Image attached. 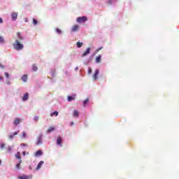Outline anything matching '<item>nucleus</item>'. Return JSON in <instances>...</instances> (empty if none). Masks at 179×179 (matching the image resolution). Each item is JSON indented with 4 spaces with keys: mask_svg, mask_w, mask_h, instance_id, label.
Masks as SVG:
<instances>
[{
    "mask_svg": "<svg viewBox=\"0 0 179 179\" xmlns=\"http://www.w3.org/2000/svg\"><path fill=\"white\" fill-rule=\"evenodd\" d=\"M13 47L14 49L16 50V51H20L23 48H24V45H23V43H22L20 41L17 39L15 40V42L13 44Z\"/></svg>",
    "mask_w": 179,
    "mask_h": 179,
    "instance_id": "1",
    "label": "nucleus"
},
{
    "mask_svg": "<svg viewBox=\"0 0 179 179\" xmlns=\"http://www.w3.org/2000/svg\"><path fill=\"white\" fill-rule=\"evenodd\" d=\"M76 22L78 23H85V22H87V17L86 16L78 17L76 20Z\"/></svg>",
    "mask_w": 179,
    "mask_h": 179,
    "instance_id": "2",
    "label": "nucleus"
},
{
    "mask_svg": "<svg viewBox=\"0 0 179 179\" xmlns=\"http://www.w3.org/2000/svg\"><path fill=\"white\" fill-rule=\"evenodd\" d=\"M100 71L99 69H96L95 70V73L93 75V80H97V79H99V73Z\"/></svg>",
    "mask_w": 179,
    "mask_h": 179,
    "instance_id": "3",
    "label": "nucleus"
},
{
    "mask_svg": "<svg viewBox=\"0 0 179 179\" xmlns=\"http://www.w3.org/2000/svg\"><path fill=\"white\" fill-rule=\"evenodd\" d=\"M80 29L79 25L78 24H75L71 27V31H73V33H75L76 31H78Z\"/></svg>",
    "mask_w": 179,
    "mask_h": 179,
    "instance_id": "4",
    "label": "nucleus"
},
{
    "mask_svg": "<svg viewBox=\"0 0 179 179\" xmlns=\"http://www.w3.org/2000/svg\"><path fill=\"white\" fill-rule=\"evenodd\" d=\"M33 176H18V179H32Z\"/></svg>",
    "mask_w": 179,
    "mask_h": 179,
    "instance_id": "5",
    "label": "nucleus"
},
{
    "mask_svg": "<svg viewBox=\"0 0 179 179\" xmlns=\"http://www.w3.org/2000/svg\"><path fill=\"white\" fill-rule=\"evenodd\" d=\"M91 49L90 48H87L86 51L84 52L82 55V57H86L90 54Z\"/></svg>",
    "mask_w": 179,
    "mask_h": 179,
    "instance_id": "6",
    "label": "nucleus"
},
{
    "mask_svg": "<svg viewBox=\"0 0 179 179\" xmlns=\"http://www.w3.org/2000/svg\"><path fill=\"white\" fill-rule=\"evenodd\" d=\"M12 20H16L17 19V12H14L11 14Z\"/></svg>",
    "mask_w": 179,
    "mask_h": 179,
    "instance_id": "7",
    "label": "nucleus"
},
{
    "mask_svg": "<svg viewBox=\"0 0 179 179\" xmlns=\"http://www.w3.org/2000/svg\"><path fill=\"white\" fill-rule=\"evenodd\" d=\"M57 145H61V146H62V138L61 137V136H59L57 137Z\"/></svg>",
    "mask_w": 179,
    "mask_h": 179,
    "instance_id": "8",
    "label": "nucleus"
},
{
    "mask_svg": "<svg viewBox=\"0 0 179 179\" xmlns=\"http://www.w3.org/2000/svg\"><path fill=\"white\" fill-rule=\"evenodd\" d=\"M44 164V162L43 161H41L38 165H37V167H36V170H40V169H41V166Z\"/></svg>",
    "mask_w": 179,
    "mask_h": 179,
    "instance_id": "9",
    "label": "nucleus"
},
{
    "mask_svg": "<svg viewBox=\"0 0 179 179\" xmlns=\"http://www.w3.org/2000/svg\"><path fill=\"white\" fill-rule=\"evenodd\" d=\"M96 64H100V62H101V55H99L96 57L95 59Z\"/></svg>",
    "mask_w": 179,
    "mask_h": 179,
    "instance_id": "10",
    "label": "nucleus"
},
{
    "mask_svg": "<svg viewBox=\"0 0 179 179\" xmlns=\"http://www.w3.org/2000/svg\"><path fill=\"white\" fill-rule=\"evenodd\" d=\"M23 101H26V100H29V93H25L24 96L22 97Z\"/></svg>",
    "mask_w": 179,
    "mask_h": 179,
    "instance_id": "11",
    "label": "nucleus"
},
{
    "mask_svg": "<svg viewBox=\"0 0 179 179\" xmlns=\"http://www.w3.org/2000/svg\"><path fill=\"white\" fill-rule=\"evenodd\" d=\"M14 125H19L20 124V118H16L13 122Z\"/></svg>",
    "mask_w": 179,
    "mask_h": 179,
    "instance_id": "12",
    "label": "nucleus"
},
{
    "mask_svg": "<svg viewBox=\"0 0 179 179\" xmlns=\"http://www.w3.org/2000/svg\"><path fill=\"white\" fill-rule=\"evenodd\" d=\"M19 132L16 131L14 134L8 136V139H13L15 138V135H17Z\"/></svg>",
    "mask_w": 179,
    "mask_h": 179,
    "instance_id": "13",
    "label": "nucleus"
},
{
    "mask_svg": "<svg viewBox=\"0 0 179 179\" xmlns=\"http://www.w3.org/2000/svg\"><path fill=\"white\" fill-rule=\"evenodd\" d=\"M20 164H22V159H20L19 161V163L15 166V169H17V170H20Z\"/></svg>",
    "mask_w": 179,
    "mask_h": 179,
    "instance_id": "14",
    "label": "nucleus"
},
{
    "mask_svg": "<svg viewBox=\"0 0 179 179\" xmlns=\"http://www.w3.org/2000/svg\"><path fill=\"white\" fill-rule=\"evenodd\" d=\"M41 155H43V151H41V150H38V151L35 153V156H41Z\"/></svg>",
    "mask_w": 179,
    "mask_h": 179,
    "instance_id": "15",
    "label": "nucleus"
},
{
    "mask_svg": "<svg viewBox=\"0 0 179 179\" xmlns=\"http://www.w3.org/2000/svg\"><path fill=\"white\" fill-rule=\"evenodd\" d=\"M38 69V68H37V66L36 64L32 65V71H34V72H36Z\"/></svg>",
    "mask_w": 179,
    "mask_h": 179,
    "instance_id": "16",
    "label": "nucleus"
},
{
    "mask_svg": "<svg viewBox=\"0 0 179 179\" xmlns=\"http://www.w3.org/2000/svg\"><path fill=\"white\" fill-rule=\"evenodd\" d=\"M22 80H23L25 83L27 82V75L22 76Z\"/></svg>",
    "mask_w": 179,
    "mask_h": 179,
    "instance_id": "17",
    "label": "nucleus"
},
{
    "mask_svg": "<svg viewBox=\"0 0 179 179\" xmlns=\"http://www.w3.org/2000/svg\"><path fill=\"white\" fill-rule=\"evenodd\" d=\"M55 128L54 127H49L48 129L47 130V132L48 134H50V132H52V131H55Z\"/></svg>",
    "mask_w": 179,
    "mask_h": 179,
    "instance_id": "18",
    "label": "nucleus"
},
{
    "mask_svg": "<svg viewBox=\"0 0 179 179\" xmlns=\"http://www.w3.org/2000/svg\"><path fill=\"white\" fill-rule=\"evenodd\" d=\"M17 36L19 40H20L21 41H23V37L22 36V35H20V32L17 33Z\"/></svg>",
    "mask_w": 179,
    "mask_h": 179,
    "instance_id": "19",
    "label": "nucleus"
},
{
    "mask_svg": "<svg viewBox=\"0 0 179 179\" xmlns=\"http://www.w3.org/2000/svg\"><path fill=\"white\" fill-rule=\"evenodd\" d=\"M58 111H55V112H53V113H52L51 114H50V117H54V115H55L56 117H57V115H58Z\"/></svg>",
    "mask_w": 179,
    "mask_h": 179,
    "instance_id": "20",
    "label": "nucleus"
},
{
    "mask_svg": "<svg viewBox=\"0 0 179 179\" xmlns=\"http://www.w3.org/2000/svg\"><path fill=\"white\" fill-rule=\"evenodd\" d=\"M77 47L78 48H80L83 45V43L82 42H77Z\"/></svg>",
    "mask_w": 179,
    "mask_h": 179,
    "instance_id": "21",
    "label": "nucleus"
},
{
    "mask_svg": "<svg viewBox=\"0 0 179 179\" xmlns=\"http://www.w3.org/2000/svg\"><path fill=\"white\" fill-rule=\"evenodd\" d=\"M73 117H79V112L78 110L73 111Z\"/></svg>",
    "mask_w": 179,
    "mask_h": 179,
    "instance_id": "22",
    "label": "nucleus"
},
{
    "mask_svg": "<svg viewBox=\"0 0 179 179\" xmlns=\"http://www.w3.org/2000/svg\"><path fill=\"white\" fill-rule=\"evenodd\" d=\"M15 157H16V159H19L20 160V159H22V156L20 155V152H17L15 155Z\"/></svg>",
    "mask_w": 179,
    "mask_h": 179,
    "instance_id": "23",
    "label": "nucleus"
},
{
    "mask_svg": "<svg viewBox=\"0 0 179 179\" xmlns=\"http://www.w3.org/2000/svg\"><path fill=\"white\" fill-rule=\"evenodd\" d=\"M89 103V98H87L84 101H83V106H86Z\"/></svg>",
    "mask_w": 179,
    "mask_h": 179,
    "instance_id": "24",
    "label": "nucleus"
},
{
    "mask_svg": "<svg viewBox=\"0 0 179 179\" xmlns=\"http://www.w3.org/2000/svg\"><path fill=\"white\" fill-rule=\"evenodd\" d=\"M72 100H75V97L73 96H68V101H72Z\"/></svg>",
    "mask_w": 179,
    "mask_h": 179,
    "instance_id": "25",
    "label": "nucleus"
},
{
    "mask_svg": "<svg viewBox=\"0 0 179 179\" xmlns=\"http://www.w3.org/2000/svg\"><path fill=\"white\" fill-rule=\"evenodd\" d=\"M56 33H57L58 34H61V33H62V31H61V29L57 28L56 29Z\"/></svg>",
    "mask_w": 179,
    "mask_h": 179,
    "instance_id": "26",
    "label": "nucleus"
},
{
    "mask_svg": "<svg viewBox=\"0 0 179 179\" xmlns=\"http://www.w3.org/2000/svg\"><path fill=\"white\" fill-rule=\"evenodd\" d=\"M36 145H41V138H39L38 139V141H37V143H36Z\"/></svg>",
    "mask_w": 179,
    "mask_h": 179,
    "instance_id": "27",
    "label": "nucleus"
},
{
    "mask_svg": "<svg viewBox=\"0 0 179 179\" xmlns=\"http://www.w3.org/2000/svg\"><path fill=\"white\" fill-rule=\"evenodd\" d=\"M6 150L8 152H10L12 150V147L10 146H8L7 148H6Z\"/></svg>",
    "mask_w": 179,
    "mask_h": 179,
    "instance_id": "28",
    "label": "nucleus"
},
{
    "mask_svg": "<svg viewBox=\"0 0 179 179\" xmlns=\"http://www.w3.org/2000/svg\"><path fill=\"white\" fill-rule=\"evenodd\" d=\"M5 143H1L0 145L1 149H4L5 148Z\"/></svg>",
    "mask_w": 179,
    "mask_h": 179,
    "instance_id": "29",
    "label": "nucleus"
},
{
    "mask_svg": "<svg viewBox=\"0 0 179 179\" xmlns=\"http://www.w3.org/2000/svg\"><path fill=\"white\" fill-rule=\"evenodd\" d=\"M92 69H91V68H89V69H88V74L90 75V73H92Z\"/></svg>",
    "mask_w": 179,
    "mask_h": 179,
    "instance_id": "30",
    "label": "nucleus"
},
{
    "mask_svg": "<svg viewBox=\"0 0 179 179\" xmlns=\"http://www.w3.org/2000/svg\"><path fill=\"white\" fill-rule=\"evenodd\" d=\"M4 75H5L6 78H9V73L8 72H5Z\"/></svg>",
    "mask_w": 179,
    "mask_h": 179,
    "instance_id": "31",
    "label": "nucleus"
},
{
    "mask_svg": "<svg viewBox=\"0 0 179 179\" xmlns=\"http://www.w3.org/2000/svg\"><path fill=\"white\" fill-rule=\"evenodd\" d=\"M34 121H36V122L38 121V116H35V117H34Z\"/></svg>",
    "mask_w": 179,
    "mask_h": 179,
    "instance_id": "32",
    "label": "nucleus"
},
{
    "mask_svg": "<svg viewBox=\"0 0 179 179\" xmlns=\"http://www.w3.org/2000/svg\"><path fill=\"white\" fill-rule=\"evenodd\" d=\"M22 138H26V132L23 131L22 134Z\"/></svg>",
    "mask_w": 179,
    "mask_h": 179,
    "instance_id": "33",
    "label": "nucleus"
},
{
    "mask_svg": "<svg viewBox=\"0 0 179 179\" xmlns=\"http://www.w3.org/2000/svg\"><path fill=\"white\" fill-rule=\"evenodd\" d=\"M33 23H34V24H37V20H36V19H33Z\"/></svg>",
    "mask_w": 179,
    "mask_h": 179,
    "instance_id": "34",
    "label": "nucleus"
},
{
    "mask_svg": "<svg viewBox=\"0 0 179 179\" xmlns=\"http://www.w3.org/2000/svg\"><path fill=\"white\" fill-rule=\"evenodd\" d=\"M108 3L111 5V3H113V0H108Z\"/></svg>",
    "mask_w": 179,
    "mask_h": 179,
    "instance_id": "35",
    "label": "nucleus"
},
{
    "mask_svg": "<svg viewBox=\"0 0 179 179\" xmlns=\"http://www.w3.org/2000/svg\"><path fill=\"white\" fill-rule=\"evenodd\" d=\"M0 43H3V38L0 36Z\"/></svg>",
    "mask_w": 179,
    "mask_h": 179,
    "instance_id": "36",
    "label": "nucleus"
},
{
    "mask_svg": "<svg viewBox=\"0 0 179 179\" xmlns=\"http://www.w3.org/2000/svg\"><path fill=\"white\" fill-rule=\"evenodd\" d=\"M101 48H99L98 49H96V52H99L100 51V50H101Z\"/></svg>",
    "mask_w": 179,
    "mask_h": 179,
    "instance_id": "37",
    "label": "nucleus"
},
{
    "mask_svg": "<svg viewBox=\"0 0 179 179\" xmlns=\"http://www.w3.org/2000/svg\"><path fill=\"white\" fill-rule=\"evenodd\" d=\"M0 23H3V20L1 17H0Z\"/></svg>",
    "mask_w": 179,
    "mask_h": 179,
    "instance_id": "38",
    "label": "nucleus"
},
{
    "mask_svg": "<svg viewBox=\"0 0 179 179\" xmlns=\"http://www.w3.org/2000/svg\"><path fill=\"white\" fill-rule=\"evenodd\" d=\"M0 80H3V77L0 76Z\"/></svg>",
    "mask_w": 179,
    "mask_h": 179,
    "instance_id": "39",
    "label": "nucleus"
},
{
    "mask_svg": "<svg viewBox=\"0 0 179 179\" xmlns=\"http://www.w3.org/2000/svg\"><path fill=\"white\" fill-rule=\"evenodd\" d=\"M22 155H23L24 156H26V152H22Z\"/></svg>",
    "mask_w": 179,
    "mask_h": 179,
    "instance_id": "40",
    "label": "nucleus"
},
{
    "mask_svg": "<svg viewBox=\"0 0 179 179\" xmlns=\"http://www.w3.org/2000/svg\"><path fill=\"white\" fill-rule=\"evenodd\" d=\"M23 146H26V144H22Z\"/></svg>",
    "mask_w": 179,
    "mask_h": 179,
    "instance_id": "41",
    "label": "nucleus"
},
{
    "mask_svg": "<svg viewBox=\"0 0 179 179\" xmlns=\"http://www.w3.org/2000/svg\"><path fill=\"white\" fill-rule=\"evenodd\" d=\"M25 22H27V18L25 19Z\"/></svg>",
    "mask_w": 179,
    "mask_h": 179,
    "instance_id": "42",
    "label": "nucleus"
},
{
    "mask_svg": "<svg viewBox=\"0 0 179 179\" xmlns=\"http://www.w3.org/2000/svg\"><path fill=\"white\" fill-rule=\"evenodd\" d=\"M8 85H10V83H8Z\"/></svg>",
    "mask_w": 179,
    "mask_h": 179,
    "instance_id": "43",
    "label": "nucleus"
},
{
    "mask_svg": "<svg viewBox=\"0 0 179 179\" xmlns=\"http://www.w3.org/2000/svg\"><path fill=\"white\" fill-rule=\"evenodd\" d=\"M71 125H73V122L71 123Z\"/></svg>",
    "mask_w": 179,
    "mask_h": 179,
    "instance_id": "44",
    "label": "nucleus"
}]
</instances>
